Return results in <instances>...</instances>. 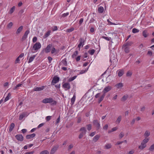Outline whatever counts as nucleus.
<instances>
[{
    "label": "nucleus",
    "mask_w": 154,
    "mask_h": 154,
    "mask_svg": "<svg viewBox=\"0 0 154 154\" xmlns=\"http://www.w3.org/2000/svg\"><path fill=\"white\" fill-rule=\"evenodd\" d=\"M74 28L71 27L70 29H68L66 30V32H70L74 30Z\"/></svg>",
    "instance_id": "obj_37"
},
{
    "label": "nucleus",
    "mask_w": 154,
    "mask_h": 154,
    "mask_svg": "<svg viewBox=\"0 0 154 154\" xmlns=\"http://www.w3.org/2000/svg\"><path fill=\"white\" fill-rule=\"evenodd\" d=\"M146 144L142 142L141 144V145L139 146V148L140 149H143L145 147H146Z\"/></svg>",
    "instance_id": "obj_19"
},
{
    "label": "nucleus",
    "mask_w": 154,
    "mask_h": 154,
    "mask_svg": "<svg viewBox=\"0 0 154 154\" xmlns=\"http://www.w3.org/2000/svg\"><path fill=\"white\" fill-rule=\"evenodd\" d=\"M44 123H42L40 124L37 127L38 128H39L44 125Z\"/></svg>",
    "instance_id": "obj_60"
},
{
    "label": "nucleus",
    "mask_w": 154,
    "mask_h": 154,
    "mask_svg": "<svg viewBox=\"0 0 154 154\" xmlns=\"http://www.w3.org/2000/svg\"><path fill=\"white\" fill-rule=\"evenodd\" d=\"M95 50L94 49H92L88 51V53L91 55H93L94 53Z\"/></svg>",
    "instance_id": "obj_33"
},
{
    "label": "nucleus",
    "mask_w": 154,
    "mask_h": 154,
    "mask_svg": "<svg viewBox=\"0 0 154 154\" xmlns=\"http://www.w3.org/2000/svg\"><path fill=\"white\" fill-rule=\"evenodd\" d=\"M49 63H51L52 60V58L51 57H48V58Z\"/></svg>",
    "instance_id": "obj_57"
},
{
    "label": "nucleus",
    "mask_w": 154,
    "mask_h": 154,
    "mask_svg": "<svg viewBox=\"0 0 154 154\" xmlns=\"http://www.w3.org/2000/svg\"><path fill=\"white\" fill-rule=\"evenodd\" d=\"M61 63H63L65 66H66L67 65L66 59V58L63 60L61 62Z\"/></svg>",
    "instance_id": "obj_27"
},
{
    "label": "nucleus",
    "mask_w": 154,
    "mask_h": 154,
    "mask_svg": "<svg viewBox=\"0 0 154 154\" xmlns=\"http://www.w3.org/2000/svg\"><path fill=\"white\" fill-rule=\"evenodd\" d=\"M10 93H9L8 96L5 97V99L4 101L5 102L7 101L8 100L10 99Z\"/></svg>",
    "instance_id": "obj_36"
},
{
    "label": "nucleus",
    "mask_w": 154,
    "mask_h": 154,
    "mask_svg": "<svg viewBox=\"0 0 154 154\" xmlns=\"http://www.w3.org/2000/svg\"><path fill=\"white\" fill-rule=\"evenodd\" d=\"M39 154H49V153L47 150H46L42 151Z\"/></svg>",
    "instance_id": "obj_32"
},
{
    "label": "nucleus",
    "mask_w": 154,
    "mask_h": 154,
    "mask_svg": "<svg viewBox=\"0 0 154 154\" xmlns=\"http://www.w3.org/2000/svg\"><path fill=\"white\" fill-rule=\"evenodd\" d=\"M78 54V51H75L74 52L73 54L72 55V58H74L75 57L77 56V55Z\"/></svg>",
    "instance_id": "obj_30"
},
{
    "label": "nucleus",
    "mask_w": 154,
    "mask_h": 154,
    "mask_svg": "<svg viewBox=\"0 0 154 154\" xmlns=\"http://www.w3.org/2000/svg\"><path fill=\"white\" fill-rule=\"evenodd\" d=\"M29 30H28V29L26 31L24 34L23 35V36L22 37V41L25 40L26 39V38L27 37L28 35L29 34Z\"/></svg>",
    "instance_id": "obj_10"
},
{
    "label": "nucleus",
    "mask_w": 154,
    "mask_h": 154,
    "mask_svg": "<svg viewBox=\"0 0 154 154\" xmlns=\"http://www.w3.org/2000/svg\"><path fill=\"white\" fill-rule=\"evenodd\" d=\"M13 25V23L12 22H11L7 25V27L8 29H11Z\"/></svg>",
    "instance_id": "obj_31"
},
{
    "label": "nucleus",
    "mask_w": 154,
    "mask_h": 154,
    "mask_svg": "<svg viewBox=\"0 0 154 154\" xmlns=\"http://www.w3.org/2000/svg\"><path fill=\"white\" fill-rule=\"evenodd\" d=\"M105 146L107 149H109L111 148V144L109 143L106 144Z\"/></svg>",
    "instance_id": "obj_46"
},
{
    "label": "nucleus",
    "mask_w": 154,
    "mask_h": 154,
    "mask_svg": "<svg viewBox=\"0 0 154 154\" xmlns=\"http://www.w3.org/2000/svg\"><path fill=\"white\" fill-rule=\"evenodd\" d=\"M34 152V151L28 152L26 153L25 154H33Z\"/></svg>",
    "instance_id": "obj_64"
},
{
    "label": "nucleus",
    "mask_w": 154,
    "mask_h": 154,
    "mask_svg": "<svg viewBox=\"0 0 154 154\" xmlns=\"http://www.w3.org/2000/svg\"><path fill=\"white\" fill-rule=\"evenodd\" d=\"M51 116H47L46 117V119L47 121H48L49 120H50L51 119Z\"/></svg>",
    "instance_id": "obj_51"
},
{
    "label": "nucleus",
    "mask_w": 154,
    "mask_h": 154,
    "mask_svg": "<svg viewBox=\"0 0 154 154\" xmlns=\"http://www.w3.org/2000/svg\"><path fill=\"white\" fill-rule=\"evenodd\" d=\"M147 54L150 56H152V52L151 51H148L147 52Z\"/></svg>",
    "instance_id": "obj_59"
},
{
    "label": "nucleus",
    "mask_w": 154,
    "mask_h": 154,
    "mask_svg": "<svg viewBox=\"0 0 154 154\" xmlns=\"http://www.w3.org/2000/svg\"><path fill=\"white\" fill-rule=\"evenodd\" d=\"M83 20H84V19L83 18H82L80 19L79 21V24L80 25H81V24H82V23L83 21Z\"/></svg>",
    "instance_id": "obj_58"
},
{
    "label": "nucleus",
    "mask_w": 154,
    "mask_h": 154,
    "mask_svg": "<svg viewBox=\"0 0 154 154\" xmlns=\"http://www.w3.org/2000/svg\"><path fill=\"white\" fill-rule=\"evenodd\" d=\"M104 11V8L102 6H100L98 8V12L100 13H102Z\"/></svg>",
    "instance_id": "obj_23"
},
{
    "label": "nucleus",
    "mask_w": 154,
    "mask_h": 154,
    "mask_svg": "<svg viewBox=\"0 0 154 154\" xmlns=\"http://www.w3.org/2000/svg\"><path fill=\"white\" fill-rule=\"evenodd\" d=\"M117 129L118 128L116 127H114L112 128L111 131H109L108 132L109 133L111 132L114 131H116Z\"/></svg>",
    "instance_id": "obj_48"
},
{
    "label": "nucleus",
    "mask_w": 154,
    "mask_h": 154,
    "mask_svg": "<svg viewBox=\"0 0 154 154\" xmlns=\"http://www.w3.org/2000/svg\"><path fill=\"white\" fill-rule=\"evenodd\" d=\"M124 136V134L123 133V132H121L119 135V137L120 138H122Z\"/></svg>",
    "instance_id": "obj_55"
},
{
    "label": "nucleus",
    "mask_w": 154,
    "mask_h": 154,
    "mask_svg": "<svg viewBox=\"0 0 154 154\" xmlns=\"http://www.w3.org/2000/svg\"><path fill=\"white\" fill-rule=\"evenodd\" d=\"M15 126V125L14 123H12L10 126L9 129V132H11L13 130Z\"/></svg>",
    "instance_id": "obj_21"
},
{
    "label": "nucleus",
    "mask_w": 154,
    "mask_h": 154,
    "mask_svg": "<svg viewBox=\"0 0 154 154\" xmlns=\"http://www.w3.org/2000/svg\"><path fill=\"white\" fill-rule=\"evenodd\" d=\"M122 120V116H119L116 121V123L119 124Z\"/></svg>",
    "instance_id": "obj_25"
},
{
    "label": "nucleus",
    "mask_w": 154,
    "mask_h": 154,
    "mask_svg": "<svg viewBox=\"0 0 154 154\" xmlns=\"http://www.w3.org/2000/svg\"><path fill=\"white\" fill-rule=\"evenodd\" d=\"M154 150V144L151 146L149 149V150L151 151H153Z\"/></svg>",
    "instance_id": "obj_39"
},
{
    "label": "nucleus",
    "mask_w": 154,
    "mask_h": 154,
    "mask_svg": "<svg viewBox=\"0 0 154 154\" xmlns=\"http://www.w3.org/2000/svg\"><path fill=\"white\" fill-rule=\"evenodd\" d=\"M41 47V45L39 42H36L33 46V49L35 51H37Z\"/></svg>",
    "instance_id": "obj_4"
},
{
    "label": "nucleus",
    "mask_w": 154,
    "mask_h": 154,
    "mask_svg": "<svg viewBox=\"0 0 154 154\" xmlns=\"http://www.w3.org/2000/svg\"><path fill=\"white\" fill-rule=\"evenodd\" d=\"M149 139L148 138H145L143 141L142 142L146 144V143H147V142L149 141Z\"/></svg>",
    "instance_id": "obj_45"
},
{
    "label": "nucleus",
    "mask_w": 154,
    "mask_h": 154,
    "mask_svg": "<svg viewBox=\"0 0 154 154\" xmlns=\"http://www.w3.org/2000/svg\"><path fill=\"white\" fill-rule=\"evenodd\" d=\"M123 83L121 82L118 83L115 85V87H116L117 88H120L123 87Z\"/></svg>",
    "instance_id": "obj_18"
},
{
    "label": "nucleus",
    "mask_w": 154,
    "mask_h": 154,
    "mask_svg": "<svg viewBox=\"0 0 154 154\" xmlns=\"http://www.w3.org/2000/svg\"><path fill=\"white\" fill-rule=\"evenodd\" d=\"M56 51L57 50H56L55 48L54 47H53L51 50V53L52 54H54L56 52Z\"/></svg>",
    "instance_id": "obj_49"
},
{
    "label": "nucleus",
    "mask_w": 154,
    "mask_h": 154,
    "mask_svg": "<svg viewBox=\"0 0 154 154\" xmlns=\"http://www.w3.org/2000/svg\"><path fill=\"white\" fill-rule=\"evenodd\" d=\"M143 36L145 37L146 38L147 37L148 35L146 31H143L142 33Z\"/></svg>",
    "instance_id": "obj_40"
},
{
    "label": "nucleus",
    "mask_w": 154,
    "mask_h": 154,
    "mask_svg": "<svg viewBox=\"0 0 154 154\" xmlns=\"http://www.w3.org/2000/svg\"><path fill=\"white\" fill-rule=\"evenodd\" d=\"M23 26H21L19 27L17 29L16 32V34L17 35H18L20 34V32L22 31L23 29Z\"/></svg>",
    "instance_id": "obj_16"
},
{
    "label": "nucleus",
    "mask_w": 154,
    "mask_h": 154,
    "mask_svg": "<svg viewBox=\"0 0 154 154\" xmlns=\"http://www.w3.org/2000/svg\"><path fill=\"white\" fill-rule=\"evenodd\" d=\"M124 74V71L123 70H121L119 71L118 73V76L119 77H121Z\"/></svg>",
    "instance_id": "obj_35"
},
{
    "label": "nucleus",
    "mask_w": 154,
    "mask_h": 154,
    "mask_svg": "<svg viewBox=\"0 0 154 154\" xmlns=\"http://www.w3.org/2000/svg\"><path fill=\"white\" fill-rule=\"evenodd\" d=\"M37 40V38L36 37H34L32 39V42L33 43L35 42H36Z\"/></svg>",
    "instance_id": "obj_56"
},
{
    "label": "nucleus",
    "mask_w": 154,
    "mask_h": 154,
    "mask_svg": "<svg viewBox=\"0 0 154 154\" xmlns=\"http://www.w3.org/2000/svg\"><path fill=\"white\" fill-rule=\"evenodd\" d=\"M102 38L107 41H109L110 39H111V38L110 37H108L104 36H103L102 37Z\"/></svg>",
    "instance_id": "obj_47"
},
{
    "label": "nucleus",
    "mask_w": 154,
    "mask_h": 154,
    "mask_svg": "<svg viewBox=\"0 0 154 154\" xmlns=\"http://www.w3.org/2000/svg\"><path fill=\"white\" fill-rule=\"evenodd\" d=\"M22 85V84H19L18 85H17L15 87H14L13 88V90H15L16 89H17L18 88H19L20 87H21Z\"/></svg>",
    "instance_id": "obj_38"
},
{
    "label": "nucleus",
    "mask_w": 154,
    "mask_h": 154,
    "mask_svg": "<svg viewBox=\"0 0 154 154\" xmlns=\"http://www.w3.org/2000/svg\"><path fill=\"white\" fill-rule=\"evenodd\" d=\"M59 78L56 76H54L51 82V85H54L59 81Z\"/></svg>",
    "instance_id": "obj_5"
},
{
    "label": "nucleus",
    "mask_w": 154,
    "mask_h": 154,
    "mask_svg": "<svg viewBox=\"0 0 154 154\" xmlns=\"http://www.w3.org/2000/svg\"><path fill=\"white\" fill-rule=\"evenodd\" d=\"M15 9V6H13L10 10L9 13L10 14H12L14 11Z\"/></svg>",
    "instance_id": "obj_41"
},
{
    "label": "nucleus",
    "mask_w": 154,
    "mask_h": 154,
    "mask_svg": "<svg viewBox=\"0 0 154 154\" xmlns=\"http://www.w3.org/2000/svg\"><path fill=\"white\" fill-rule=\"evenodd\" d=\"M35 134L33 133L31 134L27 135L26 136V139H29L32 138H34L35 136Z\"/></svg>",
    "instance_id": "obj_14"
},
{
    "label": "nucleus",
    "mask_w": 154,
    "mask_h": 154,
    "mask_svg": "<svg viewBox=\"0 0 154 154\" xmlns=\"http://www.w3.org/2000/svg\"><path fill=\"white\" fill-rule=\"evenodd\" d=\"M105 96V94H103L101 96L100 98L98 100V103H100V102L103 100L104 97Z\"/></svg>",
    "instance_id": "obj_29"
},
{
    "label": "nucleus",
    "mask_w": 154,
    "mask_h": 154,
    "mask_svg": "<svg viewBox=\"0 0 154 154\" xmlns=\"http://www.w3.org/2000/svg\"><path fill=\"white\" fill-rule=\"evenodd\" d=\"M94 125L97 128V130L100 128V124L98 122V121L97 120H94L93 121Z\"/></svg>",
    "instance_id": "obj_9"
},
{
    "label": "nucleus",
    "mask_w": 154,
    "mask_h": 154,
    "mask_svg": "<svg viewBox=\"0 0 154 154\" xmlns=\"http://www.w3.org/2000/svg\"><path fill=\"white\" fill-rule=\"evenodd\" d=\"M28 115V114L27 112H25L22 113V114L20 115L19 117V119L20 120H21L23 119L24 117L25 116H27Z\"/></svg>",
    "instance_id": "obj_11"
},
{
    "label": "nucleus",
    "mask_w": 154,
    "mask_h": 154,
    "mask_svg": "<svg viewBox=\"0 0 154 154\" xmlns=\"http://www.w3.org/2000/svg\"><path fill=\"white\" fill-rule=\"evenodd\" d=\"M62 87L66 91L69 90L71 88L70 84L68 82L63 83L62 85Z\"/></svg>",
    "instance_id": "obj_3"
},
{
    "label": "nucleus",
    "mask_w": 154,
    "mask_h": 154,
    "mask_svg": "<svg viewBox=\"0 0 154 154\" xmlns=\"http://www.w3.org/2000/svg\"><path fill=\"white\" fill-rule=\"evenodd\" d=\"M44 88V86H43L40 87H36L35 88L33 89V91H39L43 90Z\"/></svg>",
    "instance_id": "obj_15"
},
{
    "label": "nucleus",
    "mask_w": 154,
    "mask_h": 154,
    "mask_svg": "<svg viewBox=\"0 0 154 154\" xmlns=\"http://www.w3.org/2000/svg\"><path fill=\"white\" fill-rule=\"evenodd\" d=\"M15 137L19 141H22L23 140V137L22 135L21 134L17 135L15 136Z\"/></svg>",
    "instance_id": "obj_8"
},
{
    "label": "nucleus",
    "mask_w": 154,
    "mask_h": 154,
    "mask_svg": "<svg viewBox=\"0 0 154 154\" xmlns=\"http://www.w3.org/2000/svg\"><path fill=\"white\" fill-rule=\"evenodd\" d=\"M42 102L44 103H50L52 105H55L57 103V101L53 100L51 97L42 100Z\"/></svg>",
    "instance_id": "obj_1"
},
{
    "label": "nucleus",
    "mask_w": 154,
    "mask_h": 154,
    "mask_svg": "<svg viewBox=\"0 0 154 154\" xmlns=\"http://www.w3.org/2000/svg\"><path fill=\"white\" fill-rule=\"evenodd\" d=\"M69 14V12H67L66 13H64L62 14V17H66Z\"/></svg>",
    "instance_id": "obj_54"
},
{
    "label": "nucleus",
    "mask_w": 154,
    "mask_h": 154,
    "mask_svg": "<svg viewBox=\"0 0 154 154\" xmlns=\"http://www.w3.org/2000/svg\"><path fill=\"white\" fill-rule=\"evenodd\" d=\"M100 136L98 135H97L95 136L93 138V141L94 142H96L99 139Z\"/></svg>",
    "instance_id": "obj_26"
},
{
    "label": "nucleus",
    "mask_w": 154,
    "mask_h": 154,
    "mask_svg": "<svg viewBox=\"0 0 154 154\" xmlns=\"http://www.w3.org/2000/svg\"><path fill=\"white\" fill-rule=\"evenodd\" d=\"M57 30V26H54L53 28L52 29V30L53 31H56Z\"/></svg>",
    "instance_id": "obj_62"
},
{
    "label": "nucleus",
    "mask_w": 154,
    "mask_h": 154,
    "mask_svg": "<svg viewBox=\"0 0 154 154\" xmlns=\"http://www.w3.org/2000/svg\"><path fill=\"white\" fill-rule=\"evenodd\" d=\"M150 132L148 131H146L144 134V136L146 138L149 137L150 135Z\"/></svg>",
    "instance_id": "obj_24"
},
{
    "label": "nucleus",
    "mask_w": 154,
    "mask_h": 154,
    "mask_svg": "<svg viewBox=\"0 0 154 154\" xmlns=\"http://www.w3.org/2000/svg\"><path fill=\"white\" fill-rule=\"evenodd\" d=\"M51 33V31L49 30L46 32L44 35L43 38H47L50 34Z\"/></svg>",
    "instance_id": "obj_22"
},
{
    "label": "nucleus",
    "mask_w": 154,
    "mask_h": 154,
    "mask_svg": "<svg viewBox=\"0 0 154 154\" xmlns=\"http://www.w3.org/2000/svg\"><path fill=\"white\" fill-rule=\"evenodd\" d=\"M73 146V144H70L68 146V150H69L71 149L72 148Z\"/></svg>",
    "instance_id": "obj_53"
},
{
    "label": "nucleus",
    "mask_w": 154,
    "mask_h": 154,
    "mask_svg": "<svg viewBox=\"0 0 154 154\" xmlns=\"http://www.w3.org/2000/svg\"><path fill=\"white\" fill-rule=\"evenodd\" d=\"M81 56H79L75 58V60L77 62L79 61L80 60Z\"/></svg>",
    "instance_id": "obj_52"
},
{
    "label": "nucleus",
    "mask_w": 154,
    "mask_h": 154,
    "mask_svg": "<svg viewBox=\"0 0 154 154\" xmlns=\"http://www.w3.org/2000/svg\"><path fill=\"white\" fill-rule=\"evenodd\" d=\"M75 99V96L74 95L73 97L72 98L71 100V103L72 105L74 104Z\"/></svg>",
    "instance_id": "obj_34"
},
{
    "label": "nucleus",
    "mask_w": 154,
    "mask_h": 154,
    "mask_svg": "<svg viewBox=\"0 0 154 154\" xmlns=\"http://www.w3.org/2000/svg\"><path fill=\"white\" fill-rule=\"evenodd\" d=\"M58 147L59 146L58 145L53 146L50 152V154H54V153L57 150Z\"/></svg>",
    "instance_id": "obj_6"
},
{
    "label": "nucleus",
    "mask_w": 154,
    "mask_h": 154,
    "mask_svg": "<svg viewBox=\"0 0 154 154\" xmlns=\"http://www.w3.org/2000/svg\"><path fill=\"white\" fill-rule=\"evenodd\" d=\"M79 43L78 45V47L79 48H80L81 46H82L83 47L84 45L85 40L83 38H81L79 40Z\"/></svg>",
    "instance_id": "obj_7"
},
{
    "label": "nucleus",
    "mask_w": 154,
    "mask_h": 154,
    "mask_svg": "<svg viewBox=\"0 0 154 154\" xmlns=\"http://www.w3.org/2000/svg\"><path fill=\"white\" fill-rule=\"evenodd\" d=\"M87 128L88 130L89 131H90L91 129V125L89 124L87 125Z\"/></svg>",
    "instance_id": "obj_43"
},
{
    "label": "nucleus",
    "mask_w": 154,
    "mask_h": 154,
    "mask_svg": "<svg viewBox=\"0 0 154 154\" xmlns=\"http://www.w3.org/2000/svg\"><path fill=\"white\" fill-rule=\"evenodd\" d=\"M35 57V55H33V56L30 57L29 59V60L28 61V63H29L31 62L34 59Z\"/></svg>",
    "instance_id": "obj_28"
},
{
    "label": "nucleus",
    "mask_w": 154,
    "mask_h": 154,
    "mask_svg": "<svg viewBox=\"0 0 154 154\" xmlns=\"http://www.w3.org/2000/svg\"><path fill=\"white\" fill-rule=\"evenodd\" d=\"M133 43L131 41H128L125 44L123 45L125 46H127V47H129L131 46L132 44Z\"/></svg>",
    "instance_id": "obj_20"
},
{
    "label": "nucleus",
    "mask_w": 154,
    "mask_h": 154,
    "mask_svg": "<svg viewBox=\"0 0 154 154\" xmlns=\"http://www.w3.org/2000/svg\"><path fill=\"white\" fill-rule=\"evenodd\" d=\"M122 48L124 50L125 52L126 53H128L130 51V48L129 47H127V46L123 45L122 46Z\"/></svg>",
    "instance_id": "obj_12"
},
{
    "label": "nucleus",
    "mask_w": 154,
    "mask_h": 154,
    "mask_svg": "<svg viewBox=\"0 0 154 154\" xmlns=\"http://www.w3.org/2000/svg\"><path fill=\"white\" fill-rule=\"evenodd\" d=\"M128 98V95H124L122 98V100L125 101L127 100Z\"/></svg>",
    "instance_id": "obj_42"
},
{
    "label": "nucleus",
    "mask_w": 154,
    "mask_h": 154,
    "mask_svg": "<svg viewBox=\"0 0 154 154\" xmlns=\"http://www.w3.org/2000/svg\"><path fill=\"white\" fill-rule=\"evenodd\" d=\"M111 89V87L109 86H108L106 87L103 90V92L104 93H105L109 91Z\"/></svg>",
    "instance_id": "obj_17"
},
{
    "label": "nucleus",
    "mask_w": 154,
    "mask_h": 154,
    "mask_svg": "<svg viewBox=\"0 0 154 154\" xmlns=\"http://www.w3.org/2000/svg\"><path fill=\"white\" fill-rule=\"evenodd\" d=\"M52 47V45L50 44L48 45L45 49V51L46 53L49 52L50 51L51 48Z\"/></svg>",
    "instance_id": "obj_13"
},
{
    "label": "nucleus",
    "mask_w": 154,
    "mask_h": 154,
    "mask_svg": "<svg viewBox=\"0 0 154 154\" xmlns=\"http://www.w3.org/2000/svg\"><path fill=\"white\" fill-rule=\"evenodd\" d=\"M82 119L81 117H79L78 118L77 123H79L81 122Z\"/></svg>",
    "instance_id": "obj_63"
},
{
    "label": "nucleus",
    "mask_w": 154,
    "mask_h": 154,
    "mask_svg": "<svg viewBox=\"0 0 154 154\" xmlns=\"http://www.w3.org/2000/svg\"><path fill=\"white\" fill-rule=\"evenodd\" d=\"M139 30L136 28H134L132 30V32L133 33H136L139 32Z\"/></svg>",
    "instance_id": "obj_44"
},
{
    "label": "nucleus",
    "mask_w": 154,
    "mask_h": 154,
    "mask_svg": "<svg viewBox=\"0 0 154 154\" xmlns=\"http://www.w3.org/2000/svg\"><path fill=\"white\" fill-rule=\"evenodd\" d=\"M80 131L82 132L79 135V139H81L86 134L87 131L85 128L83 127L80 129Z\"/></svg>",
    "instance_id": "obj_2"
},
{
    "label": "nucleus",
    "mask_w": 154,
    "mask_h": 154,
    "mask_svg": "<svg viewBox=\"0 0 154 154\" xmlns=\"http://www.w3.org/2000/svg\"><path fill=\"white\" fill-rule=\"evenodd\" d=\"M132 72H131L128 71L126 75L127 76H130L131 75Z\"/></svg>",
    "instance_id": "obj_50"
},
{
    "label": "nucleus",
    "mask_w": 154,
    "mask_h": 154,
    "mask_svg": "<svg viewBox=\"0 0 154 154\" xmlns=\"http://www.w3.org/2000/svg\"><path fill=\"white\" fill-rule=\"evenodd\" d=\"M100 96V93H98L95 95V97L96 98H97L99 97Z\"/></svg>",
    "instance_id": "obj_61"
}]
</instances>
